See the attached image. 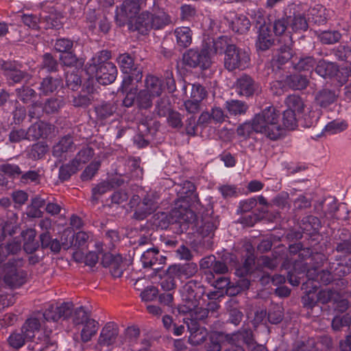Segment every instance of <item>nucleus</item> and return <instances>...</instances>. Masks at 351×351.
<instances>
[{"label": "nucleus", "instance_id": "43", "mask_svg": "<svg viewBox=\"0 0 351 351\" xmlns=\"http://www.w3.org/2000/svg\"><path fill=\"white\" fill-rule=\"evenodd\" d=\"M93 154V149L92 148L84 147L77 153L73 162L80 169L83 164L88 162L90 160Z\"/></svg>", "mask_w": 351, "mask_h": 351}, {"label": "nucleus", "instance_id": "40", "mask_svg": "<svg viewBox=\"0 0 351 351\" xmlns=\"http://www.w3.org/2000/svg\"><path fill=\"white\" fill-rule=\"evenodd\" d=\"M330 273L335 276L342 277L351 272V262L350 261L343 263H332L330 267Z\"/></svg>", "mask_w": 351, "mask_h": 351}, {"label": "nucleus", "instance_id": "33", "mask_svg": "<svg viewBox=\"0 0 351 351\" xmlns=\"http://www.w3.org/2000/svg\"><path fill=\"white\" fill-rule=\"evenodd\" d=\"M226 108L230 115H241L246 112L247 105L239 100H230L226 102Z\"/></svg>", "mask_w": 351, "mask_h": 351}, {"label": "nucleus", "instance_id": "48", "mask_svg": "<svg viewBox=\"0 0 351 351\" xmlns=\"http://www.w3.org/2000/svg\"><path fill=\"white\" fill-rule=\"evenodd\" d=\"M117 61L124 73H130L134 66V60L128 53L120 54L117 58Z\"/></svg>", "mask_w": 351, "mask_h": 351}, {"label": "nucleus", "instance_id": "24", "mask_svg": "<svg viewBox=\"0 0 351 351\" xmlns=\"http://www.w3.org/2000/svg\"><path fill=\"white\" fill-rule=\"evenodd\" d=\"M338 95L335 91L326 88L317 94L315 99L321 107L326 108L337 101Z\"/></svg>", "mask_w": 351, "mask_h": 351}, {"label": "nucleus", "instance_id": "52", "mask_svg": "<svg viewBox=\"0 0 351 351\" xmlns=\"http://www.w3.org/2000/svg\"><path fill=\"white\" fill-rule=\"evenodd\" d=\"M80 169L74 164L73 160L68 164L62 165L59 169V178L62 181L68 180L71 176L75 173Z\"/></svg>", "mask_w": 351, "mask_h": 351}, {"label": "nucleus", "instance_id": "5", "mask_svg": "<svg viewBox=\"0 0 351 351\" xmlns=\"http://www.w3.org/2000/svg\"><path fill=\"white\" fill-rule=\"evenodd\" d=\"M204 293V287L196 280H189L180 289L183 301L178 307L180 313H186L199 304V300Z\"/></svg>", "mask_w": 351, "mask_h": 351}, {"label": "nucleus", "instance_id": "39", "mask_svg": "<svg viewBox=\"0 0 351 351\" xmlns=\"http://www.w3.org/2000/svg\"><path fill=\"white\" fill-rule=\"evenodd\" d=\"M153 225L157 228L167 229L170 224H173L170 213H158L153 217Z\"/></svg>", "mask_w": 351, "mask_h": 351}, {"label": "nucleus", "instance_id": "8", "mask_svg": "<svg viewBox=\"0 0 351 351\" xmlns=\"http://www.w3.org/2000/svg\"><path fill=\"white\" fill-rule=\"evenodd\" d=\"M208 47L202 43V49L191 48L183 54L184 63L192 68L208 69L211 64V56Z\"/></svg>", "mask_w": 351, "mask_h": 351}, {"label": "nucleus", "instance_id": "23", "mask_svg": "<svg viewBox=\"0 0 351 351\" xmlns=\"http://www.w3.org/2000/svg\"><path fill=\"white\" fill-rule=\"evenodd\" d=\"M74 144L71 136L62 137L59 142L53 147V155L56 157H62L63 154L68 152H73Z\"/></svg>", "mask_w": 351, "mask_h": 351}, {"label": "nucleus", "instance_id": "25", "mask_svg": "<svg viewBox=\"0 0 351 351\" xmlns=\"http://www.w3.org/2000/svg\"><path fill=\"white\" fill-rule=\"evenodd\" d=\"M24 240L23 249L28 253L34 252L39 247L38 242L35 240L36 233L33 229H28L22 232Z\"/></svg>", "mask_w": 351, "mask_h": 351}, {"label": "nucleus", "instance_id": "54", "mask_svg": "<svg viewBox=\"0 0 351 351\" xmlns=\"http://www.w3.org/2000/svg\"><path fill=\"white\" fill-rule=\"evenodd\" d=\"M21 21L25 25L34 29H39V24L42 23L40 14L39 16L33 14H24L21 16Z\"/></svg>", "mask_w": 351, "mask_h": 351}, {"label": "nucleus", "instance_id": "32", "mask_svg": "<svg viewBox=\"0 0 351 351\" xmlns=\"http://www.w3.org/2000/svg\"><path fill=\"white\" fill-rule=\"evenodd\" d=\"M348 126L346 121L336 119L328 123L322 132L324 135H332L344 131Z\"/></svg>", "mask_w": 351, "mask_h": 351}, {"label": "nucleus", "instance_id": "34", "mask_svg": "<svg viewBox=\"0 0 351 351\" xmlns=\"http://www.w3.org/2000/svg\"><path fill=\"white\" fill-rule=\"evenodd\" d=\"M83 328L81 331V339L82 341L87 342L96 334L98 330V322L91 319L84 323Z\"/></svg>", "mask_w": 351, "mask_h": 351}, {"label": "nucleus", "instance_id": "51", "mask_svg": "<svg viewBox=\"0 0 351 351\" xmlns=\"http://www.w3.org/2000/svg\"><path fill=\"white\" fill-rule=\"evenodd\" d=\"M15 92L17 97L25 104L30 102L36 95L34 89L25 86L16 88Z\"/></svg>", "mask_w": 351, "mask_h": 351}, {"label": "nucleus", "instance_id": "16", "mask_svg": "<svg viewBox=\"0 0 351 351\" xmlns=\"http://www.w3.org/2000/svg\"><path fill=\"white\" fill-rule=\"evenodd\" d=\"M236 88L239 95L250 97L258 90V86L250 76L243 75L237 80Z\"/></svg>", "mask_w": 351, "mask_h": 351}, {"label": "nucleus", "instance_id": "4", "mask_svg": "<svg viewBox=\"0 0 351 351\" xmlns=\"http://www.w3.org/2000/svg\"><path fill=\"white\" fill-rule=\"evenodd\" d=\"M171 23V18L163 8L154 1L152 11L141 13L134 23V28L139 33L146 34L149 30L160 29Z\"/></svg>", "mask_w": 351, "mask_h": 351}, {"label": "nucleus", "instance_id": "20", "mask_svg": "<svg viewBox=\"0 0 351 351\" xmlns=\"http://www.w3.org/2000/svg\"><path fill=\"white\" fill-rule=\"evenodd\" d=\"M144 82L145 88L143 90H147L155 97L160 96L163 90V83L160 78L153 75H147Z\"/></svg>", "mask_w": 351, "mask_h": 351}, {"label": "nucleus", "instance_id": "28", "mask_svg": "<svg viewBox=\"0 0 351 351\" xmlns=\"http://www.w3.org/2000/svg\"><path fill=\"white\" fill-rule=\"evenodd\" d=\"M337 66L335 63L322 60L318 62L315 71L321 77L332 78L337 73Z\"/></svg>", "mask_w": 351, "mask_h": 351}, {"label": "nucleus", "instance_id": "45", "mask_svg": "<svg viewBox=\"0 0 351 351\" xmlns=\"http://www.w3.org/2000/svg\"><path fill=\"white\" fill-rule=\"evenodd\" d=\"M290 26L293 31H306L308 29V23L304 16L300 14L289 16Z\"/></svg>", "mask_w": 351, "mask_h": 351}, {"label": "nucleus", "instance_id": "59", "mask_svg": "<svg viewBox=\"0 0 351 351\" xmlns=\"http://www.w3.org/2000/svg\"><path fill=\"white\" fill-rule=\"evenodd\" d=\"M315 60L311 56L301 58L297 63H295V68L299 71H309L316 64Z\"/></svg>", "mask_w": 351, "mask_h": 351}, {"label": "nucleus", "instance_id": "9", "mask_svg": "<svg viewBox=\"0 0 351 351\" xmlns=\"http://www.w3.org/2000/svg\"><path fill=\"white\" fill-rule=\"evenodd\" d=\"M156 97L152 94L143 89L136 92V90H130L126 93L123 100V105L125 107L130 108L136 105L137 108L142 110H149L153 106V100Z\"/></svg>", "mask_w": 351, "mask_h": 351}, {"label": "nucleus", "instance_id": "55", "mask_svg": "<svg viewBox=\"0 0 351 351\" xmlns=\"http://www.w3.org/2000/svg\"><path fill=\"white\" fill-rule=\"evenodd\" d=\"M341 37V34L337 31H325L319 35L322 43L326 45H331L338 42Z\"/></svg>", "mask_w": 351, "mask_h": 351}, {"label": "nucleus", "instance_id": "64", "mask_svg": "<svg viewBox=\"0 0 351 351\" xmlns=\"http://www.w3.org/2000/svg\"><path fill=\"white\" fill-rule=\"evenodd\" d=\"M171 109L169 99L167 97H161L156 104V110L160 116H165Z\"/></svg>", "mask_w": 351, "mask_h": 351}, {"label": "nucleus", "instance_id": "41", "mask_svg": "<svg viewBox=\"0 0 351 351\" xmlns=\"http://www.w3.org/2000/svg\"><path fill=\"white\" fill-rule=\"evenodd\" d=\"M41 180L40 170H29L21 174L20 181L25 184H38Z\"/></svg>", "mask_w": 351, "mask_h": 351}, {"label": "nucleus", "instance_id": "36", "mask_svg": "<svg viewBox=\"0 0 351 351\" xmlns=\"http://www.w3.org/2000/svg\"><path fill=\"white\" fill-rule=\"evenodd\" d=\"M64 104L62 97H51L47 99L43 107V110L47 114L56 113L64 106Z\"/></svg>", "mask_w": 351, "mask_h": 351}, {"label": "nucleus", "instance_id": "15", "mask_svg": "<svg viewBox=\"0 0 351 351\" xmlns=\"http://www.w3.org/2000/svg\"><path fill=\"white\" fill-rule=\"evenodd\" d=\"M173 223H179L186 229L187 224L194 218L193 212L186 206H176L169 213Z\"/></svg>", "mask_w": 351, "mask_h": 351}, {"label": "nucleus", "instance_id": "27", "mask_svg": "<svg viewBox=\"0 0 351 351\" xmlns=\"http://www.w3.org/2000/svg\"><path fill=\"white\" fill-rule=\"evenodd\" d=\"M203 42L205 46L208 47L210 56L217 53H222L224 48H227V46L229 45H228L227 37L226 36H220L216 40L208 38Z\"/></svg>", "mask_w": 351, "mask_h": 351}, {"label": "nucleus", "instance_id": "49", "mask_svg": "<svg viewBox=\"0 0 351 351\" xmlns=\"http://www.w3.org/2000/svg\"><path fill=\"white\" fill-rule=\"evenodd\" d=\"M313 290L306 291L302 298V302L304 307L312 308L318 302V293H316L317 285H312Z\"/></svg>", "mask_w": 351, "mask_h": 351}, {"label": "nucleus", "instance_id": "7", "mask_svg": "<svg viewBox=\"0 0 351 351\" xmlns=\"http://www.w3.org/2000/svg\"><path fill=\"white\" fill-rule=\"evenodd\" d=\"M249 53L234 45H229L225 51L224 66L230 71L243 70L250 64Z\"/></svg>", "mask_w": 351, "mask_h": 351}, {"label": "nucleus", "instance_id": "2", "mask_svg": "<svg viewBox=\"0 0 351 351\" xmlns=\"http://www.w3.org/2000/svg\"><path fill=\"white\" fill-rule=\"evenodd\" d=\"M111 57L110 51L102 50L96 53L86 64L85 71L90 78H95L102 85L112 83L117 76V69L108 60Z\"/></svg>", "mask_w": 351, "mask_h": 351}, {"label": "nucleus", "instance_id": "31", "mask_svg": "<svg viewBox=\"0 0 351 351\" xmlns=\"http://www.w3.org/2000/svg\"><path fill=\"white\" fill-rule=\"evenodd\" d=\"M21 243L19 240L14 239L6 245H0V263L3 262L10 254H16L21 250Z\"/></svg>", "mask_w": 351, "mask_h": 351}, {"label": "nucleus", "instance_id": "56", "mask_svg": "<svg viewBox=\"0 0 351 351\" xmlns=\"http://www.w3.org/2000/svg\"><path fill=\"white\" fill-rule=\"evenodd\" d=\"M47 151V147L43 143L34 144L28 151V156L33 160H38L42 158Z\"/></svg>", "mask_w": 351, "mask_h": 351}, {"label": "nucleus", "instance_id": "46", "mask_svg": "<svg viewBox=\"0 0 351 351\" xmlns=\"http://www.w3.org/2000/svg\"><path fill=\"white\" fill-rule=\"evenodd\" d=\"M283 128L294 130L298 126V118L295 112L291 109H287L282 114Z\"/></svg>", "mask_w": 351, "mask_h": 351}, {"label": "nucleus", "instance_id": "6", "mask_svg": "<svg viewBox=\"0 0 351 351\" xmlns=\"http://www.w3.org/2000/svg\"><path fill=\"white\" fill-rule=\"evenodd\" d=\"M158 197L154 193H147L142 200L138 195H133L130 200V206L134 208V218L143 220L154 213L158 207Z\"/></svg>", "mask_w": 351, "mask_h": 351}, {"label": "nucleus", "instance_id": "3", "mask_svg": "<svg viewBox=\"0 0 351 351\" xmlns=\"http://www.w3.org/2000/svg\"><path fill=\"white\" fill-rule=\"evenodd\" d=\"M311 252L308 248L300 249V245H293L289 247V256L283 262L282 267L285 269H292L288 271L289 282L293 286H298L300 283L301 276L306 271L307 265L304 262L311 256Z\"/></svg>", "mask_w": 351, "mask_h": 351}, {"label": "nucleus", "instance_id": "50", "mask_svg": "<svg viewBox=\"0 0 351 351\" xmlns=\"http://www.w3.org/2000/svg\"><path fill=\"white\" fill-rule=\"evenodd\" d=\"M39 342H37L38 348H33L34 351H56L57 348L55 341L52 340L49 335H45L43 339L38 338Z\"/></svg>", "mask_w": 351, "mask_h": 351}, {"label": "nucleus", "instance_id": "57", "mask_svg": "<svg viewBox=\"0 0 351 351\" xmlns=\"http://www.w3.org/2000/svg\"><path fill=\"white\" fill-rule=\"evenodd\" d=\"M282 318L283 312L281 306L274 305L269 308L268 312V320L271 324H278L282 320Z\"/></svg>", "mask_w": 351, "mask_h": 351}, {"label": "nucleus", "instance_id": "18", "mask_svg": "<svg viewBox=\"0 0 351 351\" xmlns=\"http://www.w3.org/2000/svg\"><path fill=\"white\" fill-rule=\"evenodd\" d=\"M188 323L186 326L190 332L189 343L193 346L199 345L203 343L206 339L208 335L207 330L204 327L196 326L195 322H188Z\"/></svg>", "mask_w": 351, "mask_h": 351}, {"label": "nucleus", "instance_id": "30", "mask_svg": "<svg viewBox=\"0 0 351 351\" xmlns=\"http://www.w3.org/2000/svg\"><path fill=\"white\" fill-rule=\"evenodd\" d=\"M230 26L232 29L240 34L247 32L250 27L249 19L244 15H235L233 20L230 22Z\"/></svg>", "mask_w": 351, "mask_h": 351}, {"label": "nucleus", "instance_id": "1", "mask_svg": "<svg viewBox=\"0 0 351 351\" xmlns=\"http://www.w3.org/2000/svg\"><path fill=\"white\" fill-rule=\"evenodd\" d=\"M280 120V112L273 106H267L254 115L252 130L271 141L278 140L285 134Z\"/></svg>", "mask_w": 351, "mask_h": 351}, {"label": "nucleus", "instance_id": "26", "mask_svg": "<svg viewBox=\"0 0 351 351\" xmlns=\"http://www.w3.org/2000/svg\"><path fill=\"white\" fill-rule=\"evenodd\" d=\"M198 305L185 313L186 317L184 318V323L186 325H188V322H195L196 326H199L198 321L203 320L208 317V310L205 308L199 307Z\"/></svg>", "mask_w": 351, "mask_h": 351}, {"label": "nucleus", "instance_id": "38", "mask_svg": "<svg viewBox=\"0 0 351 351\" xmlns=\"http://www.w3.org/2000/svg\"><path fill=\"white\" fill-rule=\"evenodd\" d=\"M42 23H45V28H58L60 25V14L56 12H50L47 14L45 10L40 13Z\"/></svg>", "mask_w": 351, "mask_h": 351}, {"label": "nucleus", "instance_id": "58", "mask_svg": "<svg viewBox=\"0 0 351 351\" xmlns=\"http://www.w3.org/2000/svg\"><path fill=\"white\" fill-rule=\"evenodd\" d=\"M29 339H27L25 337V333L22 331L21 332H14L8 338V342L10 345L14 348H20L22 347L25 341H28Z\"/></svg>", "mask_w": 351, "mask_h": 351}, {"label": "nucleus", "instance_id": "63", "mask_svg": "<svg viewBox=\"0 0 351 351\" xmlns=\"http://www.w3.org/2000/svg\"><path fill=\"white\" fill-rule=\"evenodd\" d=\"M205 275L208 282L217 289H223L230 283L229 279L225 277H219L217 279H215V276L213 275L212 272L205 273Z\"/></svg>", "mask_w": 351, "mask_h": 351}, {"label": "nucleus", "instance_id": "17", "mask_svg": "<svg viewBox=\"0 0 351 351\" xmlns=\"http://www.w3.org/2000/svg\"><path fill=\"white\" fill-rule=\"evenodd\" d=\"M166 257L159 254L156 247H152L144 252L141 257V261L144 268H152L156 264L162 265L165 263Z\"/></svg>", "mask_w": 351, "mask_h": 351}, {"label": "nucleus", "instance_id": "11", "mask_svg": "<svg viewBox=\"0 0 351 351\" xmlns=\"http://www.w3.org/2000/svg\"><path fill=\"white\" fill-rule=\"evenodd\" d=\"M0 70L3 71L10 86L20 83L25 79L27 80L29 79V75L18 69L17 64L14 62L0 59Z\"/></svg>", "mask_w": 351, "mask_h": 351}, {"label": "nucleus", "instance_id": "14", "mask_svg": "<svg viewBox=\"0 0 351 351\" xmlns=\"http://www.w3.org/2000/svg\"><path fill=\"white\" fill-rule=\"evenodd\" d=\"M169 269L170 274L180 280L192 277L197 271V265L194 263L173 265Z\"/></svg>", "mask_w": 351, "mask_h": 351}, {"label": "nucleus", "instance_id": "19", "mask_svg": "<svg viewBox=\"0 0 351 351\" xmlns=\"http://www.w3.org/2000/svg\"><path fill=\"white\" fill-rule=\"evenodd\" d=\"M176 44L179 47L186 48L192 43L193 32L189 27H178L173 31Z\"/></svg>", "mask_w": 351, "mask_h": 351}, {"label": "nucleus", "instance_id": "29", "mask_svg": "<svg viewBox=\"0 0 351 351\" xmlns=\"http://www.w3.org/2000/svg\"><path fill=\"white\" fill-rule=\"evenodd\" d=\"M60 86L62 80L60 78L47 77L43 80L38 89L40 94L47 95L54 92Z\"/></svg>", "mask_w": 351, "mask_h": 351}, {"label": "nucleus", "instance_id": "12", "mask_svg": "<svg viewBox=\"0 0 351 351\" xmlns=\"http://www.w3.org/2000/svg\"><path fill=\"white\" fill-rule=\"evenodd\" d=\"M119 335V328L114 322L107 323L101 329L97 346H110L116 342Z\"/></svg>", "mask_w": 351, "mask_h": 351}, {"label": "nucleus", "instance_id": "61", "mask_svg": "<svg viewBox=\"0 0 351 351\" xmlns=\"http://www.w3.org/2000/svg\"><path fill=\"white\" fill-rule=\"evenodd\" d=\"M0 171L13 178L19 176L22 173L21 168L17 165L8 162L1 165Z\"/></svg>", "mask_w": 351, "mask_h": 351}, {"label": "nucleus", "instance_id": "13", "mask_svg": "<svg viewBox=\"0 0 351 351\" xmlns=\"http://www.w3.org/2000/svg\"><path fill=\"white\" fill-rule=\"evenodd\" d=\"M53 126L49 123L36 122L27 129L28 140L35 141L40 138H45L53 131Z\"/></svg>", "mask_w": 351, "mask_h": 351}, {"label": "nucleus", "instance_id": "62", "mask_svg": "<svg viewBox=\"0 0 351 351\" xmlns=\"http://www.w3.org/2000/svg\"><path fill=\"white\" fill-rule=\"evenodd\" d=\"M160 286L165 291H171L176 287V278L170 274L169 268L165 276L161 280Z\"/></svg>", "mask_w": 351, "mask_h": 351}, {"label": "nucleus", "instance_id": "10", "mask_svg": "<svg viewBox=\"0 0 351 351\" xmlns=\"http://www.w3.org/2000/svg\"><path fill=\"white\" fill-rule=\"evenodd\" d=\"M21 260L12 259L6 265L5 282L12 287H17L25 282L26 274L19 267Z\"/></svg>", "mask_w": 351, "mask_h": 351}, {"label": "nucleus", "instance_id": "42", "mask_svg": "<svg viewBox=\"0 0 351 351\" xmlns=\"http://www.w3.org/2000/svg\"><path fill=\"white\" fill-rule=\"evenodd\" d=\"M195 186L190 181H184L180 186V189L178 190V193L182 198H187L189 197L191 199L196 200L198 197L197 195L195 193Z\"/></svg>", "mask_w": 351, "mask_h": 351}, {"label": "nucleus", "instance_id": "35", "mask_svg": "<svg viewBox=\"0 0 351 351\" xmlns=\"http://www.w3.org/2000/svg\"><path fill=\"white\" fill-rule=\"evenodd\" d=\"M40 322L36 318H29L23 324L21 330L25 333L27 339L31 340L34 337L35 333L39 330Z\"/></svg>", "mask_w": 351, "mask_h": 351}, {"label": "nucleus", "instance_id": "44", "mask_svg": "<svg viewBox=\"0 0 351 351\" xmlns=\"http://www.w3.org/2000/svg\"><path fill=\"white\" fill-rule=\"evenodd\" d=\"M71 319L75 325L84 324L91 319L89 313L83 306L77 307L73 311Z\"/></svg>", "mask_w": 351, "mask_h": 351}, {"label": "nucleus", "instance_id": "47", "mask_svg": "<svg viewBox=\"0 0 351 351\" xmlns=\"http://www.w3.org/2000/svg\"><path fill=\"white\" fill-rule=\"evenodd\" d=\"M340 299L339 293L331 289L322 290L318 293V302L327 304L330 302H337Z\"/></svg>", "mask_w": 351, "mask_h": 351}, {"label": "nucleus", "instance_id": "22", "mask_svg": "<svg viewBox=\"0 0 351 351\" xmlns=\"http://www.w3.org/2000/svg\"><path fill=\"white\" fill-rule=\"evenodd\" d=\"M273 44V38L269 29L266 25H261L258 36L256 42V47L262 51L268 49Z\"/></svg>", "mask_w": 351, "mask_h": 351}, {"label": "nucleus", "instance_id": "53", "mask_svg": "<svg viewBox=\"0 0 351 351\" xmlns=\"http://www.w3.org/2000/svg\"><path fill=\"white\" fill-rule=\"evenodd\" d=\"M307 78L302 75H294L288 79L289 86L294 90L304 89L308 85Z\"/></svg>", "mask_w": 351, "mask_h": 351}, {"label": "nucleus", "instance_id": "21", "mask_svg": "<svg viewBox=\"0 0 351 351\" xmlns=\"http://www.w3.org/2000/svg\"><path fill=\"white\" fill-rule=\"evenodd\" d=\"M219 220L217 217L213 216H205L202 217L201 222L198 221L197 226H198V231L203 237L209 236L219 226Z\"/></svg>", "mask_w": 351, "mask_h": 351}, {"label": "nucleus", "instance_id": "60", "mask_svg": "<svg viewBox=\"0 0 351 351\" xmlns=\"http://www.w3.org/2000/svg\"><path fill=\"white\" fill-rule=\"evenodd\" d=\"M26 139L28 140L27 130L14 128L9 134V141L12 143H19Z\"/></svg>", "mask_w": 351, "mask_h": 351}, {"label": "nucleus", "instance_id": "37", "mask_svg": "<svg viewBox=\"0 0 351 351\" xmlns=\"http://www.w3.org/2000/svg\"><path fill=\"white\" fill-rule=\"evenodd\" d=\"M285 104L294 112H297L298 115L303 113L304 110V104L300 97L296 95H291L285 99Z\"/></svg>", "mask_w": 351, "mask_h": 351}]
</instances>
